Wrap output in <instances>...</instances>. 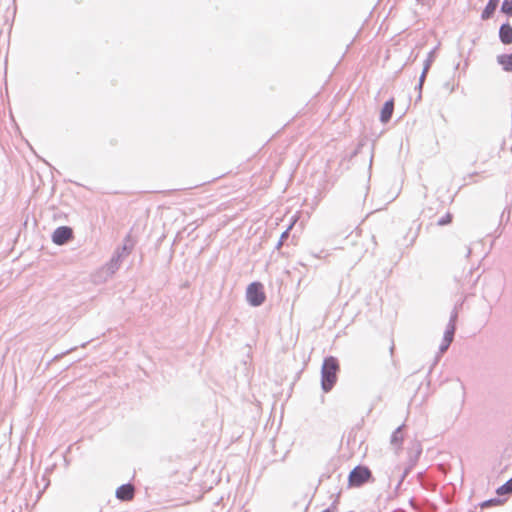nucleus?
I'll return each mask as SVG.
<instances>
[{"instance_id":"5701e85b","label":"nucleus","mask_w":512,"mask_h":512,"mask_svg":"<svg viewBox=\"0 0 512 512\" xmlns=\"http://www.w3.org/2000/svg\"><path fill=\"white\" fill-rule=\"evenodd\" d=\"M444 88L447 89L450 93H452L455 90V85L451 84L450 82H446L444 84Z\"/></svg>"},{"instance_id":"a211bd4d","label":"nucleus","mask_w":512,"mask_h":512,"mask_svg":"<svg viewBox=\"0 0 512 512\" xmlns=\"http://www.w3.org/2000/svg\"><path fill=\"white\" fill-rule=\"evenodd\" d=\"M290 229L291 225L281 234L280 239L277 242L276 249H279L283 245V242L289 237Z\"/></svg>"},{"instance_id":"7ed1b4c3","label":"nucleus","mask_w":512,"mask_h":512,"mask_svg":"<svg viewBox=\"0 0 512 512\" xmlns=\"http://www.w3.org/2000/svg\"><path fill=\"white\" fill-rule=\"evenodd\" d=\"M246 298L248 303L253 307L262 305L265 301L263 285L259 282L249 284L246 291Z\"/></svg>"},{"instance_id":"1a4fd4ad","label":"nucleus","mask_w":512,"mask_h":512,"mask_svg":"<svg viewBox=\"0 0 512 512\" xmlns=\"http://www.w3.org/2000/svg\"><path fill=\"white\" fill-rule=\"evenodd\" d=\"M499 39L504 45L512 44V26L510 23H503L499 28Z\"/></svg>"},{"instance_id":"6ab92c4d","label":"nucleus","mask_w":512,"mask_h":512,"mask_svg":"<svg viewBox=\"0 0 512 512\" xmlns=\"http://www.w3.org/2000/svg\"><path fill=\"white\" fill-rule=\"evenodd\" d=\"M433 61H434V50L430 51V53L428 54V57L425 60L423 69H426L429 71Z\"/></svg>"},{"instance_id":"20e7f679","label":"nucleus","mask_w":512,"mask_h":512,"mask_svg":"<svg viewBox=\"0 0 512 512\" xmlns=\"http://www.w3.org/2000/svg\"><path fill=\"white\" fill-rule=\"evenodd\" d=\"M73 238V230L69 226H60L52 234V241L56 245H64Z\"/></svg>"},{"instance_id":"aec40b11","label":"nucleus","mask_w":512,"mask_h":512,"mask_svg":"<svg viewBox=\"0 0 512 512\" xmlns=\"http://www.w3.org/2000/svg\"><path fill=\"white\" fill-rule=\"evenodd\" d=\"M454 335H455L454 332L449 331L448 329H445L443 339L452 343V341L454 339Z\"/></svg>"},{"instance_id":"6e6552de","label":"nucleus","mask_w":512,"mask_h":512,"mask_svg":"<svg viewBox=\"0 0 512 512\" xmlns=\"http://www.w3.org/2000/svg\"><path fill=\"white\" fill-rule=\"evenodd\" d=\"M405 427L404 424H401L398 426L393 432L390 437V444L395 449L396 453L402 448L403 444V428Z\"/></svg>"},{"instance_id":"cd10ccee","label":"nucleus","mask_w":512,"mask_h":512,"mask_svg":"<svg viewBox=\"0 0 512 512\" xmlns=\"http://www.w3.org/2000/svg\"><path fill=\"white\" fill-rule=\"evenodd\" d=\"M460 388L462 390V393L464 394L465 393V387H464V385L462 383H460Z\"/></svg>"},{"instance_id":"ddd939ff","label":"nucleus","mask_w":512,"mask_h":512,"mask_svg":"<svg viewBox=\"0 0 512 512\" xmlns=\"http://www.w3.org/2000/svg\"><path fill=\"white\" fill-rule=\"evenodd\" d=\"M132 243H131V240H130V236L128 235L126 238H125V241H124V244L121 246V247H118L114 254H119L120 258H124L126 257L127 255L130 254L131 250H132Z\"/></svg>"},{"instance_id":"b1692460","label":"nucleus","mask_w":512,"mask_h":512,"mask_svg":"<svg viewBox=\"0 0 512 512\" xmlns=\"http://www.w3.org/2000/svg\"><path fill=\"white\" fill-rule=\"evenodd\" d=\"M457 317H458V313H457V311L454 309V310L452 311L451 315H450L449 322L456 323Z\"/></svg>"},{"instance_id":"39448f33","label":"nucleus","mask_w":512,"mask_h":512,"mask_svg":"<svg viewBox=\"0 0 512 512\" xmlns=\"http://www.w3.org/2000/svg\"><path fill=\"white\" fill-rule=\"evenodd\" d=\"M421 453H422V445L416 444V456H411V452L409 453L408 465L403 470L402 474L400 475V478H399L398 483L395 488L396 490H398L400 488L404 479L407 477V475L411 472L413 467L416 465Z\"/></svg>"},{"instance_id":"412c9836","label":"nucleus","mask_w":512,"mask_h":512,"mask_svg":"<svg viewBox=\"0 0 512 512\" xmlns=\"http://www.w3.org/2000/svg\"><path fill=\"white\" fill-rule=\"evenodd\" d=\"M450 345H451V342L446 341V340L443 339L442 343L439 346L440 353L446 352Z\"/></svg>"},{"instance_id":"f8f14e48","label":"nucleus","mask_w":512,"mask_h":512,"mask_svg":"<svg viewBox=\"0 0 512 512\" xmlns=\"http://www.w3.org/2000/svg\"><path fill=\"white\" fill-rule=\"evenodd\" d=\"M498 3H499V0H489L481 13V19L482 20L490 19L493 16V14L498 6Z\"/></svg>"},{"instance_id":"f257e3e1","label":"nucleus","mask_w":512,"mask_h":512,"mask_svg":"<svg viewBox=\"0 0 512 512\" xmlns=\"http://www.w3.org/2000/svg\"><path fill=\"white\" fill-rule=\"evenodd\" d=\"M339 370V362L336 357L324 358L321 367V388L325 393L331 391L336 384Z\"/></svg>"},{"instance_id":"a878e982","label":"nucleus","mask_w":512,"mask_h":512,"mask_svg":"<svg viewBox=\"0 0 512 512\" xmlns=\"http://www.w3.org/2000/svg\"><path fill=\"white\" fill-rule=\"evenodd\" d=\"M471 248L469 246L465 247V257L468 258L471 255Z\"/></svg>"},{"instance_id":"dca6fc26","label":"nucleus","mask_w":512,"mask_h":512,"mask_svg":"<svg viewBox=\"0 0 512 512\" xmlns=\"http://www.w3.org/2000/svg\"><path fill=\"white\" fill-rule=\"evenodd\" d=\"M453 215L450 212H447L444 216L438 219L437 225L438 226H445L452 222Z\"/></svg>"},{"instance_id":"2eb2a0df","label":"nucleus","mask_w":512,"mask_h":512,"mask_svg":"<svg viewBox=\"0 0 512 512\" xmlns=\"http://www.w3.org/2000/svg\"><path fill=\"white\" fill-rule=\"evenodd\" d=\"M501 12L509 17L512 16V0H503L501 5Z\"/></svg>"},{"instance_id":"bb28decb","label":"nucleus","mask_w":512,"mask_h":512,"mask_svg":"<svg viewBox=\"0 0 512 512\" xmlns=\"http://www.w3.org/2000/svg\"><path fill=\"white\" fill-rule=\"evenodd\" d=\"M497 500L496 499H491V500H487L483 503V506H488L490 505L492 502H496Z\"/></svg>"},{"instance_id":"f3484780","label":"nucleus","mask_w":512,"mask_h":512,"mask_svg":"<svg viewBox=\"0 0 512 512\" xmlns=\"http://www.w3.org/2000/svg\"><path fill=\"white\" fill-rule=\"evenodd\" d=\"M427 73H428V70H426V69L422 70V73H421L420 78H419V83H418V85L416 87V89H418V91H419V95H418L419 99L421 98V91H422L423 83L425 81Z\"/></svg>"},{"instance_id":"423d86ee","label":"nucleus","mask_w":512,"mask_h":512,"mask_svg":"<svg viewBox=\"0 0 512 512\" xmlns=\"http://www.w3.org/2000/svg\"><path fill=\"white\" fill-rule=\"evenodd\" d=\"M134 495L135 488L131 483L122 484L116 489V498L121 501H130Z\"/></svg>"},{"instance_id":"0eeeda50","label":"nucleus","mask_w":512,"mask_h":512,"mask_svg":"<svg viewBox=\"0 0 512 512\" xmlns=\"http://www.w3.org/2000/svg\"><path fill=\"white\" fill-rule=\"evenodd\" d=\"M122 260L119 254L113 253L110 261L102 268V272L105 273L107 277H111L120 268Z\"/></svg>"},{"instance_id":"9b49d317","label":"nucleus","mask_w":512,"mask_h":512,"mask_svg":"<svg viewBox=\"0 0 512 512\" xmlns=\"http://www.w3.org/2000/svg\"><path fill=\"white\" fill-rule=\"evenodd\" d=\"M496 59L504 71L512 72V52L510 54H500Z\"/></svg>"},{"instance_id":"4be33fe9","label":"nucleus","mask_w":512,"mask_h":512,"mask_svg":"<svg viewBox=\"0 0 512 512\" xmlns=\"http://www.w3.org/2000/svg\"><path fill=\"white\" fill-rule=\"evenodd\" d=\"M416 444H421L419 441L415 440L411 443V447L408 449V454L411 452V456H416Z\"/></svg>"},{"instance_id":"9d476101","label":"nucleus","mask_w":512,"mask_h":512,"mask_svg":"<svg viewBox=\"0 0 512 512\" xmlns=\"http://www.w3.org/2000/svg\"><path fill=\"white\" fill-rule=\"evenodd\" d=\"M393 111H394V100L389 99L384 103V105L381 109L380 121L382 123H388L392 117Z\"/></svg>"},{"instance_id":"c85d7f7f","label":"nucleus","mask_w":512,"mask_h":512,"mask_svg":"<svg viewBox=\"0 0 512 512\" xmlns=\"http://www.w3.org/2000/svg\"><path fill=\"white\" fill-rule=\"evenodd\" d=\"M321 512H332V511L330 510V508H327V509H325V510H323Z\"/></svg>"},{"instance_id":"4468645a","label":"nucleus","mask_w":512,"mask_h":512,"mask_svg":"<svg viewBox=\"0 0 512 512\" xmlns=\"http://www.w3.org/2000/svg\"><path fill=\"white\" fill-rule=\"evenodd\" d=\"M496 493L499 496L509 495L512 493V477L503 485L497 488Z\"/></svg>"},{"instance_id":"f03ea898","label":"nucleus","mask_w":512,"mask_h":512,"mask_svg":"<svg viewBox=\"0 0 512 512\" xmlns=\"http://www.w3.org/2000/svg\"><path fill=\"white\" fill-rule=\"evenodd\" d=\"M372 472L364 465H357L354 467L348 476V483L350 487H361L365 483L372 482Z\"/></svg>"},{"instance_id":"393cba45","label":"nucleus","mask_w":512,"mask_h":512,"mask_svg":"<svg viewBox=\"0 0 512 512\" xmlns=\"http://www.w3.org/2000/svg\"><path fill=\"white\" fill-rule=\"evenodd\" d=\"M446 329H448L449 331H452V332L455 333V331H456V323L448 322V324L446 326Z\"/></svg>"}]
</instances>
